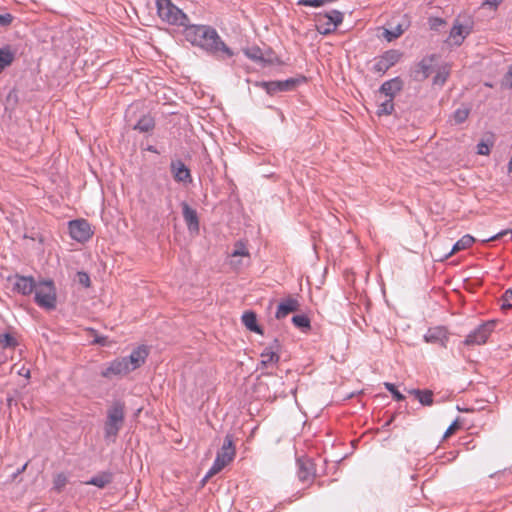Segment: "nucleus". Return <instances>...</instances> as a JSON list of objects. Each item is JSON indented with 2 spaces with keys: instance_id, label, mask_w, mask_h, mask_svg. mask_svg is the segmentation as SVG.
Wrapping results in <instances>:
<instances>
[{
  "instance_id": "obj_1",
  "label": "nucleus",
  "mask_w": 512,
  "mask_h": 512,
  "mask_svg": "<svg viewBox=\"0 0 512 512\" xmlns=\"http://www.w3.org/2000/svg\"><path fill=\"white\" fill-rule=\"evenodd\" d=\"M185 39L218 60L234 56L233 50L222 40L217 30L209 25L191 24L183 29Z\"/></svg>"
},
{
  "instance_id": "obj_2",
  "label": "nucleus",
  "mask_w": 512,
  "mask_h": 512,
  "mask_svg": "<svg viewBox=\"0 0 512 512\" xmlns=\"http://www.w3.org/2000/svg\"><path fill=\"white\" fill-rule=\"evenodd\" d=\"M124 420L125 405L116 401L107 409V417L104 423V437L108 445L115 440L118 432L123 427Z\"/></svg>"
},
{
  "instance_id": "obj_3",
  "label": "nucleus",
  "mask_w": 512,
  "mask_h": 512,
  "mask_svg": "<svg viewBox=\"0 0 512 512\" xmlns=\"http://www.w3.org/2000/svg\"><path fill=\"white\" fill-rule=\"evenodd\" d=\"M157 13L160 19L172 26L183 29L190 22L189 17L171 0H156Z\"/></svg>"
},
{
  "instance_id": "obj_4",
  "label": "nucleus",
  "mask_w": 512,
  "mask_h": 512,
  "mask_svg": "<svg viewBox=\"0 0 512 512\" xmlns=\"http://www.w3.org/2000/svg\"><path fill=\"white\" fill-rule=\"evenodd\" d=\"M35 303L46 310H54L57 304L56 287L52 280L40 281L34 289Z\"/></svg>"
},
{
  "instance_id": "obj_5",
  "label": "nucleus",
  "mask_w": 512,
  "mask_h": 512,
  "mask_svg": "<svg viewBox=\"0 0 512 512\" xmlns=\"http://www.w3.org/2000/svg\"><path fill=\"white\" fill-rule=\"evenodd\" d=\"M71 238L79 243L88 242L93 236V230L85 219L71 220L68 223Z\"/></svg>"
},
{
  "instance_id": "obj_6",
  "label": "nucleus",
  "mask_w": 512,
  "mask_h": 512,
  "mask_svg": "<svg viewBox=\"0 0 512 512\" xmlns=\"http://www.w3.org/2000/svg\"><path fill=\"white\" fill-rule=\"evenodd\" d=\"M495 325L496 322L493 320L482 323L466 336L464 344L472 346L486 343L488 337L493 332Z\"/></svg>"
},
{
  "instance_id": "obj_7",
  "label": "nucleus",
  "mask_w": 512,
  "mask_h": 512,
  "mask_svg": "<svg viewBox=\"0 0 512 512\" xmlns=\"http://www.w3.org/2000/svg\"><path fill=\"white\" fill-rule=\"evenodd\" d=\"M401 57L402 53L400 51L395 49L388 50L375 59L372 71L379 75H384L391 67L399 62Z\"/></svg>"
},
{
  "instance_id": "obj_8",
  "label": "nucleus",
  "mask_w": 512,
  "mask_h": 512,
  "mask_svg": "<svg viewBox=\"0 0 512 512\" xmlns=\"http://www.w3.org/2000/svg\"><path fill=\"white\" fill-rule=\"evenodd\" d=\"M437 56L435 54L427 55L423 57L417 64L411 69V77L415 81H424L433 72L434 62Z\"/></svg>"
},
{
  "instance_id": "obj_9",
  "label": "nucleus",
  "mask_w": 512,
  "mask_h": 512,
  "mask_svg": "<svg viewBox=\"0 0 512 512\" xmlns=\"http://www.w3.org/2000/svg\"><path fill=\"white\" fill-rule=\"evenodd\" d=\"M299 83L298 79L289 78L281 81H262L257 82L256 86L264 89L269 95H275L278 92H285L293 90Z\"/></svg>"
},
{
  "instance_id": "obj_10",
  "label": "nucleus",
  "mask_w": 512,
  "mask_h": 512,
  "mask_svg": "<svg viewBox=\"0 0 512 512\" xmlns=\"http://www.w3.org/2000/svg\"><path fill=\"white\" fill-rule=\"evenodd\" d=\"M235 456V450H223L222 452H218L213 465L204 476L202 482L206 483L208 479L222 471V469L233 461Z\"/></svg>"
},
{
  "instance_id": "obj_11",
  "label": "nucleus",
  "mask_w": 512,
  "mask_h": 512,
  "mask_svg": "<svg viewBox=\"0 0 512 512\" xmlns=\"http://www.w3.org/2000/svg\"><path fill=\"white\" fill-rule=\"evenodd\" d=\"M471 31L472 22L470 20H467L465 23H461L460 19L457 18L450 30L449 39L452 41L453 45L460 46Z\"/></svg>"
},
{
  "instance_id": "obj_12",
  "label": "nucleus",
  "mask_w": 512,
  "mask_h": 512,
  "mask_svg": "<svg viewBox=\"0 0 512 512\" xmlns=\"http://www.w3.org/2000/svg\"><path fill=\"white\" fill-rule=\"evenodd\" d=\"M8 280L13 281V291L23 296L32 294L37 285L32 276L15 274L14 276L9 277Z\"/></svg>"
},
{
  "instance_id": "obj_13",
  "label": "nucleus",
  "mask_w": 512,
  "mask_h": 512,
  "mask_svg": "<svg viewBox=\"0 0 512 512\" xmlns=\"http://www.w3.org/2000/svg\"><path fill=\"white\" fill-rule=\"evenodd\" d=\"M130 373L128 364L124 358H116L107 364V367L101 371V376L112 379L114 377H123Z\"/></svg>"
},
{
  "instance_id": "obj_14",
  "label": "nucleus",
  "mask_w": 512,
  "mask_h": 512,
  "mask_svg": "<svg viewBox=\"0 0 512 512\" xmlns=\"http://www.w3.org/2000/svg\"><path fill=\"white\" fill-rule=\"evenodd\" d=\"M170 171L174 180L184 185L191 184L193 181L191 171L186 164L180 160H172L170 163Z\"/></svg>"
},
{
  "instance_id": "obj_15",
  "label": "nucleus",
  "mask_w": 512,
  "mask_h": 512,
  "mask_svg": "<svg viewBox=\"0 0 512 512\" xmlns=\"http://www.w3.org/2000/svg\"><path fill=\"white\" fill-rule=\"evenodd\" d=\"M149 355V351L145 345L138 346L135 348L129 356L123 357L126 363L128 364V369L130 372L136 370L141 367L146 358Z\"/></svg>"
},
{
  "instance_id": "obj_16",
  "label": "nucleus",
  "mask_w": 512,
  "mask_h": 512,
  "mask_svg": "<svg viewBox=\"0 0 512 512\" xmlns=\"http://www.w3.org/2000/svg\"><path fill=\"white\" fill-rule=\"evenodd\" d=\"M296 463L298 466V477L301 481H306L315 474V465L313 460L306 455H297Z\"/></svg>"
},
{
  "instance_id": "obj_17",
  "label": "nucleus",
  "mask_w": 512,
  "mask_h": 512,
  "mask_svg": "<svg viewBox=\"0 0 512 512\" xmlns=\"http://www.w3.org/2000/svg\"><path fill=\"white\" fill-rule=\"evenodd\" d=\"M424 340L427 343H438L441 346L446 347L448 331L442 326L429 328L427 333L424 335Z\"/></svg>"
},
{
  "instance_id": "obj_18",
  "label": "nucleus",
  "mask_w": 512,
  "mask_h": 512,
  "mask_svg": "<svg viewBox=\"0 0 512 512\" xmlns=\"http://www.w3.org/2000/svg\"><path fill=\"white\" fill-rule=\"evenodd\" d=\"M182 215L184 221L191 232L199 231V219L195 209L191 208L186 202H182Z\"/></svg>"
},
{
  "instance_id": "obj_19",
  "label": "nucleus",
  "mask_w": 512,
  "mask_h": 512,
  "mask_svg": "<svg viewBox=\"0 0 512 512\" xmlns=\"http://www.w3.org/2000/svg\"><path fill=\"white\" fill-rule=\"evenodd\" d=\"M403 88V81L400 77H395L385 81L379 88V93L390 99H394L395 95Z\"/></svg>"
},
{
  "instance_id": "obj_20",
  "label": "nucleus",
  "mask_w": 512,
  "mask_h": 512,
  "mask_svg": "<svg viewBox=\"0 0 512 512\" xmlns=\"http://www.w3.org/2000/svg\"><path fill=\"white\" fill-rule=\"evenodd\" d=\"M299 309V302L294 298H287L280 302L275 314L277 319L285 318L288 314L295 312Z\"/></svg>"
},
{
  "instance_id": "obj_21",
  "label": "nucleus",
  "mask_w": 512,
  "mask_h": 512,
  "mask_svg": "<svg viewBox=\"0 0 512 512\" xmlns=\"http://www.w3.org/2000/svg\"><path fill=\"white\" fill-rule=\"evenodd\" d=\"M475 242V238L469 234L462 236L445 255V258L451 257L453 254L469 248Z\"/></svg>"
},
{
  "instance_id": "obj_22",
  "label": "nucleus",
  "mask_w": 512,
  "mask_h": 512,
  "mask_svg": "<svg viewBox=\"0 0 512 512\" xmlns=\"http://www.w3.org/2000/svg\"><path fill=\"white\" fill-rule=\"evenodd\" d=\"M242 323L245 327L255 333L263 334L261 327L257 323V316L252 311H246L242 315Z\"/></svg>"
},
{
  "instance_id": "obj_23",
  "label": "nucleus",
  "mask_w": 512,
  "mask_h": 512,
  "mask_svg": "<svg viewBox=\"0 0 512 512\" xmlns=\"http://www.w3.org/2000/svg\"><path fill=\"white\" fill-rule=\"evenodd\" d=\"M15 60V51L11 46L6 45L0 48V72L10 66Z\"/></svg>"
},
{
  "instance_id": "obj_24",
  "label": "nucleus",
  "mask_w": 512,
  "mask_h": 512,
  "mask_svg": "<svg viewBox=\"0 0 512 512\" xmlns=\"http://www.w3.org/2000/svg\"><path fill=\"white\" fill-rule=\"evenodd\" d=\"M278 340H274V345L269 348H266L261 353V364L264 366H268L270 364H275L279 361V355L273 350L274 347H278Z\"/></svg>"
},
{
  "instance_id": "obj_25",
  "label": "nucleus",
  "mask_w": 512,
  "mask_h": 512,
  "mask_svg": "<svg viewBox=\"0 0 512 512\" xmlns=\"http://www.w3.org/2000/svg\"><path fill=\"white\" fill-rule=\"evenodd\" d=\"M113 480V475L110 472H101L90 480L86 481L87 485H94L98 488H104L106 485L110 484Z\"/></svg>"
},
{
  "instance_id": "obj_26",
  "label": "nucleus",
  "mask_w": 512,
  "mask_h": 512,
  "mask_svg": "<svg viewBox=\"0 0 512 512\" xmlns=\"http://www.w3.org/2000/svg\"><path fill=\"white\" fill-rule=\"evenodd\" d=\"M243 53L248 59H250L254 62H257V63H267L268 62L264 58L262 49L257 45H253V46L244 48Z\"/></svg>"
},
{
  "instance_id": "obj_27",
  "label": "nucleus",
  "mask_w": 512,
  "mask_h": 512,
  "mask_svg": "<svg viewBox=\"0 0 512 512\" xmlns=\"http://www.w3.org/2000/svg\"><path fill=\"white\" fill-rule=\"evenodd\" d=\"M408 392L414 395L423 406H431L434 402L431 390L411 389Z\"/></svg>"
},
{
  "instance_id": "obj_28",
  "label": "nucleus",
  "mask_w": 512,
  "mask_h": 512,
  "mask_svg": "<svg viewBox=\"0 0 512 512\" xmlns=\"http://www.w3.org/2000/svg\"><path fill=\"white\" fill-rule=\"evenodd\" d=\"M154 127V118L150 115H144L137 121L133 129L138 130L139 132H150L154 129Z\"/></svg>"
},
{
  "instance_id": "obj_29",
  "label": "nucleus",
  "mask_w": 512,
  "mask_h": 512,
  "mask_svg": "<svg viewBox=\"0 0 512 512\" xmlns=\"http://www.w3.org/2000/svg\"><path fill=\"white\" fill-rule=\"evenodd\" d=\"M449 75L450 67L448 65H443L439 67L436 71L435 76L433 77V85L442 87L446 83Z\"/></svg>"
},
{
  "instance_id": "obj_30",
  "label": "nucleus",
  "mask_w": 512,
  "mask_h": 512,
  "mask_svg": "<svg viewBox=\"0 0 512 512\" xmlns=\"http://www.w3.org/2000/svg\"><path fill=\"white\" fill-rule=\"evenodd\" d=\"M470 114V107L466 105H462L458 109L454 111L452 114V119L455 124H462L465 122Z\"/></svg>"
},
{
  "instance_id": "obj_31",
  "label": "nucleus",
  "mask_w": 512,
  "mask_h": 512,
  "mask_svg": "<svg viewBox=\"0 0 512 512\" xmlns=\"http://www.w3.org/2000/svg\"><path fill=\"white\" fill-rule=\"evenodd\" d=\"M18 345V341L11 333L0 334V347L3 349L15 348Z\"/></svg>"
},
{
  "instance_id": "obj_32",
  "label": "nucleus",
  "mask_w": 512,
  "mask_h": 512,
  "mask_svg": "<svg viewBox=\"0 0 512 512\" xmlns=\"http://www.w3.org/2000/svg\"><path fill=\"white\" fill-rule=\"evenodd\" d=\"M325 17L328 18V25L337 27L343 21V14L338 10H331L330 12L325 14Z\"/></svg>"
},
{
  "instance_id": "obj_33",
  "label": "nucleus",
  "mask_w": 512,
  "mask_h": 512,
  "mask_svg": "<svg viewBox=\"0 0 512 512\" xmlns=\"http://www.w3.org/2000/svg\"><path fill=\"white\" fill-rule=\"evenodd\" d=\"M393 111H394L393 99L388 98L378 106L377 115L378 116L391 115L393 113Z\"/></svg>"
},
{
  "instance_id": "obj_34",
  "label": "nucleus",
  "mask_w": 512,
  "mask_h": 512,
  "mask_svg": "<svg viewBox=\"0 0 512 512\" xmlns=\"http://www.w3.org/2000/svg\"><path fill=\"white\" fill-rule=\"evenodd\" d=\"M292 323L295 327L300 329L310 328V319L306 315H294L292 317Z\"/></svg>"
},
{
  "instance_id": "obj_35",
  "label": "nucleus",
  "mask_w": 512,
  "mask_h": 512,
  "mask_svg": "<svg viewBox=\"0 0 512 512\" xmlns=\"http://www.w3.org/2000/svg\"><path fill=\"white\" fill-rule=\"evenodd\" d=\"M403 32L404 30L402 29L401 25H398L392 30L386 29L384 32V37L386 38L387 41L390 42L400 37L403 34Z\"/></svg>"
},
{
  "instance_id": "obj_36",
  "label": "nucleus",
  "mask_w": 512,
  "mask_h": 512,
  "mask_svg": "<svg viewBox=\"0 0 512 512\" xmlns=\"http://www.w3.org/2000/svg\"><path fill=\"white\" fill-rule=\"evenodd\" d=\"M384 386L392 394L393 398L396 401H403L405 399V396L401 392H399V390L393 383L385 382Z\"/></svg>"
},
{
  "instance_id": "obj_37",
  "label": "nucleus",
  "mask_w": 512,
  "mask_h": 512,
  "mask_svg": "<svg viewBox=\"0 0 512 512\" xmlns=\"http://www.w3.org/2000/svg\"><path fill=\"white\" fill-rule=\"evenodd\" d=\"M332 1L333 0H298L297 4L300 6L321 7Z\"/></svg>"
},
{
  "instance_id": "obj_38",
  "label": "nucleus",
  "mask_w": 512,
  "mask_h": 512,
  "mask_svg": "<svg viewBox=\"0 0 512 512\" xmlns=\"http://www.w3.org/2000/svg\"><path fill=\"white\" fill-rule=\"evenodd\" d=\"M232 257H238V256H249V252L245 246L244 243H242L241 241H238L236 244H235V249L234 251L232 252L231 254Z\"/></svg>"
},
{
  "instance_id": "obj_39",
  "label": "nucleus",
  "mask_w": 512,
  "mask_h": 512,
  "mask_svg": "<svg viewBox=\"0 0 512 512\" xmlns=\"http://www.w3.org/2000/svg\"><path fill=\"white\" fill-rule=\"evenodd\" d=\"M512 308V289H507L502 296L501 309L506 310Z\"/></svg>"
},
{
  "instance_id": "obj_40",
  "label": "nucleus",
  "mask_w": 512,
  "mask_h": 512,
  "mask_svg": "<svg viewBox=\"0 0 512 512\" xmlns=\"http://www.w3.org/2000/svg\"><path fill=\"white\" fill-rule=\"evenodd\" d=\"M67 478L64 474H57L54 478V489L60 492L66 485Z\"/></svg>"
},
{
  "instance_id": "obj_41",
  "label": "nucleus",
  "mask_w": 512,
  "mask_h": 512,
  "mask_svg": "<svg viewBox=\"0 0 512 512\" xmlns=\"http://www.w3.org/2000/svg\"><path fill=\"white\" fill-rule=\"evenodd\" d=\"M77 280L79 284H81L85 288H88L91 285L90 276L88 275V273L84 271H79L77 273Z\"/></svg>"
},
{
  "instance_id": "obj_42",
  "label": "nucleus",
  "mask_w": 512,
  "mask_h": 512,
  "mask_svg": "<svg viewBox=\"0 0 512 512\" xmlns=\"http://www.w3.org/2000/svg\"><path fill=\"white\" fill-rule=\"evenodd\" d=\"M445 25V20L439 17L429 18V26L431 30H439L440 27Z\"/></svg>"
},
{
  "instance_id": "obj_43",
  "label": "nucleus",
  "mask_w": 512,
  "mask_h": 512,
  "mask_svg": "<svg viewBox=\"0 0 512 512\" xmlns=\"http://www.w3.org/2000/svg\"><path fill=\"white\" fill-rule=\"evenodd\" d=\"M502 86L506 89L512 88V65L509 66L507 73L503 77Z\"/></svg>"
},
{
  "instance_id": "obj_44",
  "label": "nucleus",
  "mask_w": 512,
  "mask_h": 512,
  "mask_svg": "<svg viewBox=\"0 0 512 512\" xmlns=\"http://www.w3.org/2000/svg\"><path fill=\"white\" fill-rule=\"evenodd\" d=\"M459 427H460V423H459L458 419H456L455 421H453L450 424V426L444 432L442 439H445V438L449 437L450 435H452Z\"/></svg>"
},
{
  "instance_id": "obj_45",
  "label": "nucleus",
  "mask_w": 512,
  "mask_h": 512,
  "mask_svg": "<svg viewBox=\"0 0 512 512\" xmlns=\"http://www.w3.org/2000/svg\"><path fill=\"white\" fill-rule=\"evenodd\" d=\"M13 19H14V17L10 13L0 14V26L1 27L9 26L12 23Z\"/></svg>"
},
{
  "instance_id": "obj_46",
  "label": "nucleus",
  "mask_w": 512,
  "mask_h": 512,
  "mask_svg": "<svg viewBox=\"0 0 512 512\" xmlns=\"http://www.w3.org/2000/svg\"><path fill=\"white\" fill-rule=\"evenodd\" d=\"M477 153L479 155H488L490 153V146L484 141L479 142L477 144Z\"/></svg>"
},
{
  "instance_id": "obj_47",
  "label": "nucleus",
  "mask_w": 512,
  "mask_h": 512,
  "mask_svg": "<svg viewBox=\"0 0 512 512\" xmlns=\"http://www.w3.org/2000/svg\"><path fill=\"white\" fill-rule=\"evenodd\" d=\"M335 28L336 27H334V26H329L328 23H326L325 25H322V24L317 25V31L323 35H327V34L333 32L335 30Z\"/></svg>"
},
{
  "instance_id": "obj_48",
  "label": "nucleus",
  "mask_w": 512,
  "mask_h": 512,
  "mask_svg": "<svg viewBox=\"0 0 512 512\" xmlns=\"http://www.w3.org/2000/svg\"><path fill=\"white\" fill-rule=\"evenodd\" d=\"M236 443L233 440V436L227 434L221 448H235Z\"/></svg>"
},
{
  "instance_id": "obj_49",
  "label": "nucleus",
  "mask_w": 512,
  "mask_h": 512,
  "mask_svg": "<svg viewBox=\"0 0 512 512\" xmlns=\"http://www.w3.org/2000/svg\"><path fill=\"white\" fill-rule=\"evenodd\" d=\"M502 2L503 0H485L483 5L495 10Z\"/></svg>"
},
{
  "instance_id": "obj_50",
  "label": "nucleus",
  "mask_w": 512,
  "mask_h": 512,
  "mask_svg": "<svg viewBox=\"0 0 512 512\" xmlns=\"http://www.w3.org/2000/svg\"><path fill=\"white\" fill-rule=\"evenodd\" d=\"M506 233H507V231H503V232H500V233H497V234L491 236L488 239H484L482 241L483 242H488V241L496 240V239L500 238L501 236L505 235Z\"/></svg>"
},
{
  "instance_id": "obj_51",
  "label": "nucleus",
  "mask_w": 512,
  "mask_h": 512,
  "mask_svg": "<svg viewBox=\"0 0 512 512\" xmlns=\"http://www.w3.org/2000/svg\"><path fill=\"white\" fill-rule=\"evenodd\" d=\"M106 340L107 338L106 337H97L95 339V342L102 345V346H105L106 345Z\"/></svg>"
},
{
  "instance_id": "obj_52",
  "label": "nucleus",
  "mask_w": 512,
  "mask_h": 512,
  "mask_svg": "<svg viewBox=\"0 0 512 512\" xmlns=\"http://www.w3.org/2000/svg\"><path fill=\"white\" fill-rule=\"evenodd\" d=\"M27 465H28V463H27V462H26L24 465H22V467H21L20 469H18V470H17V472L14 474V476H16V475H18V474L22 473V472L26 469Z\"/></svg>"
},
{
  "instance_id": "obj_53",
  "label": "nucleus",
  "mask_w": 512,
  "mask_h": 512,
  "mask_svg": "<svg viewBox=\"0 0 512 512\" xmlns=\"http://www.w3.org/2000/svg\"><path fill=\"white\" fill-rule=\"evenodd\" d=\"M508 172L512 173V155H511V158H510L509 163H508Z\"/></svg>"
},
{
  "instance_id": "obj_54",
  "label": "nucleus",
  "mask_w": 512,
  "mask_h": 512,
  "mask_svg": "<svg viewBox=\"0 0 512 512\" xmlns=\"http://www.w3.org/2000/svg\"><path fill=\"white\" fill-rule=\"evenodd\" d=\"M147 150L150 151V152H153V153H157V150H156V148L154 146H149L147 148Z\"/></svg>"
}]
</instances>
